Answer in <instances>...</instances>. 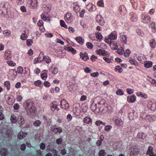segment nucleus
Returning a JSON list of instances; mask_svg holds the SVG:
<instances>
[{
    "label": "nucleus",
    "mask_w": 156,
    "mask_h": 156,
    "mask_svg": "<svg viewBox=\"0 0 156 156\" xmlns=\"http://www.w3.org/2000/svg\"><path fill=\"white\" fill-rule=\"evenodd\" d=\"M108 105L105 100L102 99L98 103V110L96 112L97 113L103 111H107L108 109Z\"/></svg>",
    "instance_id": "nucleus-1"
},
{
    "label": "nucleus",
    "mask_w": 156,
    "mask_h": 156,
    "mask_svg": "<svg viewBox=\"0 0 156 156\" xmlns=\"http://www.w3.org/2000/svg\"><path fill=\"white\" fill-rule=\"evenodd\" d=\"M25 108L27 113L29 115L33 114L36 111L35 107L28 102L26 103Z\"/></svg>",
    "instance_id": "nucleus-2"
},
{
    "label": "nucleus",
    "mask_w": 156,
    "mask_h": 156,
    "mask_svg": "<svg viewBox=\"0 0 156 156\" xmlns=\"http://www.w3.org/2000/svg\"><path fill=\"white\" fill-rule=\"evenodd\" d=\"M64 20L67 23H71L73 21V16L71 13L68 12L64 16Z\"/></svg>",
    "instance_id": "nucleus-3"
},
{
    "label": "nucleus",
    "mask_w": 156,
    "mask_h": 156,
    "mask_svg": "<svg viewBox=\"0 0 156 156\" xmlns=\"http://www.w3.org/2000/svg\"><path fill=\"white\" fill-rule=\"evenodd\" d=\"M105 41L106 43L109 44L112 49L115 50L117 49L118 46L116 43L109 40L108 38H105Z\"/></svg>",
    "instance_id": "nucleus-4"
},
{
    "label": "nucleus",
    "mask_w": 156,
    "mask_h": 156,
    "mask_svg": "<svg viewBox=\"0 0 156 156\" xmlns=\"http://www.w3.org/2000/svg\"><path fill=\"white\" fill-rule=\"evenodd\" d=\"M128 150L130 152L131 156H134L137 155L139 152V150L137 148L133 147H131Z\"/></svg>",
    "instance_id": "nucleus-5"
},
{
    "label": "nucleus",
    "mask_w": 156,
    "mask_h": 156,
    "mask_svg": "<svg viewBox=\"0 0 156 156\" xmlns=\"http://www.w3.org/2000/svg\"><path fill=\"white\" fill-rule=\"evenodd\" d=\"M61 107L64 109L67 110L69 108V105L67 101L64 99L60 101Z\"/></svg>",
    "instance_id": "nucleus-6"
},
{
    "label": "nucleus",
    "mask_w": 156,
    "mask_h": 156,
    "mask_svg": "<svg viewBox=\"0 0 156 156\" xmlns=\"http://www.w3.org/2000/svg\"><path fill=\"white\" fill-rule=\"evenodd\" d=\"M11 51L9 50H6L5 52L4 58L7 61L10 60L12 58Z\"/></svg>",
    "instance_id": "nucleus-7"
},
{
    "label": "nucleus",
    "mask_w": 156,
    "mask_h": 156,
    "mask_svg": "<svg viewBox=\"0 0 156 156\" xmlns=\"http://www.w3.org/2000/svg\"><path fill=\"white\" fill-rule=\"evenodd\" d=\"M141 19L145 23H148L150 21V17L146 14H142L141 15Z\"/></svg>",
    "instance_id": "nucleus-8"
},
{
    "label": "nucleus",
    "mask_w": 156,
    "mask_h": 156,
    "mask_svg": "<svg viewBox=\"0 0 156 156\" xmlns=\"http://www.w3.org/2000/svg\"><path fill=\"white\" fill-rule=\"evenodd\" d=\"M97 21L100 25H103L104 24V21L102 17L100 14H98L96 16Z\"/></svg>",
    "instance_id": "nucleus-9"
},
{
    "label": "nucleus",
    "mask_w": 156,
    "mask_h": 156,
    "mask_svg": "<svg viewBox=\"0 0 156 156\" xmlns=\"http://www.w3.org/2000/svg\"><path fill=\"white\" fill-rule=\"evenodd\" d=\"M96 53L98 55H100L102 56H105L108 55V52L106 51L99 49L96 51Z\"/></svg>",
    "instance_id": "nucleus-10"
},
{
    "label": "nucleus",
    "mask_w": 156,
    "mask_h": 156,
    "mask_svg": "<svg viewBox=\"0 0 156 156\" xmlns=\"http://www.w3.org/2000/svg\"><path fill=\"white\" fill-rule=\"evenodd\" d=\"M49 71L52 74H55L57 73L58 72V69L57 68L52 65L49 68Z\"/></svg>",
    "instance_id": "nucleus-11"
},
{
    "label": "nucleus",
    "mask_w": 156,
    "mask_h": 156,
    "mask_svg": "<svg viewBox=\"0 0 156 156\" xmlns=\"http://www.w3.org/2000/svg\"><path fill=\"white\" fill-rule=\"evenodd\" d=\"M117 38V33H116L112 32L108 35V37H106L105 38H108L109 40L111 41L116 40Z\"/></svg>",
    "instance_id": "nucleus-12"
},
{
    "label": "nucleus",
    "mask_w": 156,
    "mask_h": 156,
    "mask_svg": "<svg viewBox=\"0 0 156 156\" xmlns=\"http://www.w3.org/2000/svg\"><path fill=\"white\" fill-rule=\"evenodd\" d=\"M51 130L55 133L57 132L61 133L62 132V129L61 127H56V126H53L51 128Z\"/></svg>",
    "instance_id": "nucleus-13"
},
{
    "label": "nucleus",
    "mask_w": 156,
    "mask_h": 156,
    "mask_svg": "<svg viewBox=\"0 0 156 156\" xmlns=\"http://www.w3.org/2000/svg\"><path fill=\"white\" fill-rule=\"evenodd\" d=\"M73 9L76 13L80 11V8L78 2H74L73 3Z\"/></svg>",
    "instance_id": "nucleus-14"
},
{
    "label": "nucleus",
    "mask_w": 156,
    "mask_h": 156,
    "mask_svg": "<svg viewBox=\"0 0 156 156\" xmlns=\"http://www.w3.org/2000/svg\"><path fill=\"white\" fill-rule=\"evenodd\" d=\"M137 58V60L142 64L144 63L146 60V58L145 56L143 54L139 55L138 56Z\"/></svg>",
    "instance_id": "nucleus-15"
},
{
    "label": "nucleus",
    "mask_w": 156,
    "mask_h": 156,
    "mask_svg": "<svg viewBox=\"0 0 156 156\" xmlns=\"http://www.w3.org/2000/svg\"><path fill=\"white\" fill-rule=\"evenodd\" d=\"M51 110L53 111H54L55 110L58 111L59 109L57 107V104L56 102H53L50 105Z\"/></svg>",
    "instance_id": "nucleus-16"
},
{
    "label": "nucleus",
    "mask_w": 156,
    "mask_h": 156,
    "mask_svg": "<svg viewBox=\"0 0 156 156\" xmlns=\"http://www.w3.org/2000/svg\"><path fill=\"white\" fill-rule=\"evenodd\" d=\"M87 9L90 12L94 11L96 9V6L91 3H89L86 6Z\"/></svg>",
    "instance_id": "nucleus-17"
},
{
    "label": "nucleus",
    "mask_w": 156,
    "mask_h": 156,
    "mask_svg": "<svg viewBox=\"0 0 156 156\" xmlns=\"http://www.w3.org/2000/svg\"><path fill=\"white\" fill-rule=\"evenodd\" d=\"M41 18L44 21H49L50 20L51 16L45 14H42L41 15Z\"/></svg>",
    "instance_id": "nucleus-18"
},
{
    "label": "nucleus",
    "mask_w": 156,
    "mask_h": 156,
    "mask_svg": "<svg viewBox=\"0 0 156 156\" xmlns=\"http://www.w3.org/2000/svg\"><path fill=\"white\" fill-rule=\"evenodd\" d=\"M80 58L83 60L86 61L89 59V58L87 56V54L86 52L84 53L82 52H80Z\"/></svg>",
    "instance_id": "nucleus-19"
},
{
    "label": "nucleus",
    "mask_w": 156,
    "mask_h": 156,
    "mask_svg": "<svg viewBox=\"0 0 156 156\" xmlns=\"http://www.w3.org/2000/svg\"><path fill=\"white\" fill-rule=\"evenodd\" d=\"M147 154L150 156H156V154H154L153 152V147L151 146H149L148 147Z\"/></svg>",
    "instance_id": "nucleus-20"
},
{
    "label": "nucleus",
    "mask_w": 156,
    "mask_h": 156,
    "mask_svg": "<svg viewBox=\"0 0 156 156\" xmlns=\"http://www.w3.org/2000/svg\"><path fill=\"white\" fill-rule=\"evenodd\" d=\"M17 122L20 125H22L25 123L24 119L23 117L21 115L18 117Z\"/></svg>",
    "instance_id": "nucleus-21"
},
{
    "label": "nucleus",
    "mask_w": 156,
    "mask_h": 156,
    "mask_svg": "<svg viewBox=\"0 0 156 156\" xmlns=\"http://www.w3.org/2000/svg\"><path fill=\"white\" fill-rule=\"evenodd\" d=\"M28 1L30 2V5L33 8H36L37 7V0H28Z\"/></svg>",
    "instance_id": "nucleus-22"
},
{
    "label": "nucleus",
    "mask_w": 156,
    "mask_h": 156,
    "mask_svg": "<svg viewBox=\"0 0 156 156\" xmlns=\"http://www.w3.org/2000/svg\"><path fill=\"white\" fill-rule=\"evenodd\" d=\"M27 134L26 132L21 131L18 134V138L20 140L22 139L27 135Z\"/></svg>",
    "instance_id": "nucleus-23"
},
{
    "label": "nucleus",
    "mask_w": 156,
    "mask_h": 156,
    "mask_svg": "<svg viewBox=\"0 0 156 156\" xmlns=\"http://www.w3.org/2000/svg\"><path fill=\"white\" fill-rule=\"evenodd\" d=\"M73 111L74 113L76 116L79 115L80 113L82 112L80 109L76 106L74 107Z\"/></svg>",
    "instance_id": "nucleus-24"
},
{
    "label": "nucleus",
    "mask_w": 156,
    "mask_h": 156,
    "mask_svg": "<svg viewBox=\"0 0 156 156\" xmlns=\"http://www.w3.org/2000/svg\"><path fill=\"white\" fill-rule=\"evenodd\" d=\"M156 119L155 116L152 115H147L146 116V119L150 122L154 121Z\"/></svg>",
    "instance_id": "nucleus-25"
},
{
    "label": "nucleus",
    "mask_w": 156,
    "mask_h": 156,
    "mask_svg": "<svg viewBox=\"0 0 156 156\" xmlns=\"http://www.w3.org/2000/svg\"><path fill=\"white\" fill-rule=\"evenodd\" d=\"M6 101L9 105H12L14 102V99L13 98H11L10 97L7 96Z\"/></svg>",
    "instance_id": "nucleus-26"
},
{
    "label": "nucleus",
    "mask_w": 156,
    "mask_h": 156,
    "mask_svg": "<svg viewBox=\"0 0 156 156\" xmlns=\"http://www.w3.org/2000/svg\"><path fill=\"white\" fill-rule=\"evenodd\" d=\"M43 23L42 21L41 20H40L37 23L38 26L40 27V30L42 32H44L45 30L44 28L43 29Z\"/></svg>",
    "instance_id": "nucleus-27"
},
{
    "label": "nucleus",
    "mask_w": 156,
    "mask_h": 156,
    "mask_svg": "<svg viewBox=\"0 0 156 156\" xmlns=\"http://www.w3.org/2000/svg\"><path fill=\"white\" fill-rule=\"evenodd\" d=\"M127 37L126 35H122L120 36V39L121 41L125 44L127 43Z\"/></svg>",
    "instance_id": "nucleus-28"
},
{
    "label": "nucleus",
    "mask_w": 156,
    "mask_h": 156,
    "mask_svg": "<svg viewBox=\"0 0 156 156\" xmlns=\"http://www.w3.org/2000/svg\"><path fill=\"white\" fill-rule=\"evenodd\" d=\"M94 101L93 100V102H92V104L91 106V109L93 110L94 112H95L96 114H98L96 112L98 109V108H97V104H96L94 103Z\"/></svg>",
    "instance_id": "nucleus-29"
},
{
    "label": "nucleus",
    "mask_w": 156,
    "mask_h": 156,
    "mask_svg": "<svg viewBox=\"0 0 156 156\" xmlns=\"http://www.w3.org/2000/svg\"><path fill=\"white\" fill-rule=\"evenodd\" d=\"M83 122L85 123L88 124H91L92 122V119L90 118L86 117L83 119Z\"/></svg>",
    "instance_id": "nucleus-30"
},
{
    "label": "nucleus",
    "mask_w": 156,
    "mask_h": 156,
    "mask_svg": "<svg viewBox=\"0 0 156 156\" xmlns=\"http://www.w3.org/2000/svg\"><path fill=\"white\" fill-rule=\"evenodd\" d=\"M65 49L71 52L73 54H75L76 53V51L71 46L66 47Z\"/></svg>",
    "instance_id": "nucleus-31"
},
{
    "label": "nucleus",
    "mask_w": 156,
    "mask_h": 156,
    "mask_svg": "<svg viewBox=\"0 0 156 156\" xmlns=\"http://www.w3.org/2000/svg\"><path fill=\"white\" fill-rule=\"evenodd\" d=\"M115 123L118 126H121L123 124V122L121 119L118 118L115 119Z\"/></svg>",
    "instance_id": "nucleus-32"
},
{
    "label": "nucleus",
    "mask_w": 156,
    "mask_h": 156,
    "mask_svg": "<svg viewBox=\"0 0 156 156\" xmlns=\"http://www.w3.org/2000/svg\"><path fill=\"white\" fill-rule=\"evenodd\" d=\"M44 10L46 12H49L51 9V5H44L43 6Z\"/></svg>",
    "instance_id": "nucleus-33"
},
{
    "label": "nucleus",
    "mask_w": 156,
    "mask_h": 156,
    "mask_svg": "<svg viewBox=\"0 0 156 156\" xmlns=\"http://www.w3.org/2000/svg\"><path fill=\"white\" fill-rule=\"evenodd\" d=\"M69 90L71 92H74L76 90V87L74 84H71L69 87Z\"/></svg>",
    "instance_id": "nucleus-34"
},
{
    "label": "nucleus",
    "mask_w": 156,
    "mask_h": 156,
    "mask_svg": "<svg viewBox=\"0 0 156 156\" xmlns=\"http://www.w3.org/2000/svg\"><path fill=\"white\" fill-rule=\"evenodd\" d=\"M131 17L130 18V19L131 21L133 22H136L137 20L136 15L133 13H131Z\"/></svg>",
    "instance_id": "nucleus-35"
},
{
    "label": "nucleus",
    "mask_w": 156,
    "mask_h": 156,
    "mask_svg": "<svg viewBox=\"0 0 156 156\" xmlns=\"http://www.w3.org/2000/svg\"><path fill=\"white\" fill-rule=\"evenodd\" d=\"M144 62V65L146 68H149L152 66V62L151 61H145Z\"/></svg>",
    "instance_id": "nucleus-36"
},
{
    "label": "nucleus",
    "mask_w": 156,
    "mask_h": 156,
    "mask_svg": "<svg viewBox=\"0 0 156 156\" xmlns=\"http://www.w3.org/2000/svg\"><path fill=\"white\" fill-rule=\"evenodd\" d=\"M75 39L77 42L80 44H82L84 43V40L80 37H77Z\"/></svg>",
    "instance_id": "nucleus-37"
},
{
    "label": "nucleus",
    "mask_w": 156,
    "mask_h": 156,
    "mask_svg": "<svg viewBox=\"0 0 156 156\" xmlns=\"http://www.w3.org/2000/svg\"><path fill=\"white\" fill-rule=\"evenodd\" d=\"M155 25V23L154 22H152L149 24V27L152 29V31L154 33L156 32V27Z\"/></svg>",
    "instance_id": "nucleus-38"
},
{
    "label": "nucleus",
    "mask_w": 156,
    "mask_h": 156,
    "mask_svg": "<svg viewBox=\"0 0 156 156\" xmlns=\"http://www.w3.org/2000/svg\"><path fill=\"white\" fill-rule=\"evenodd\" d=\"M135 112L134 111H133L132 112L129 114V119H133L134 117H136V115L135 114Z\"/></svg>",
    "instance_id": "nucleus-39"
},
{
    "label": "nucleus",
    "mask_w": 156,
    "mask_h": 156,
    "mask_svg": "<svg viewBox=\"0 0 156 156\" xmlns=\"http://www.w3.org/2000/svg\"><path fill=\"white\" fill-rule=\"evenodd\" d=\"M115 70L116 72H118L119 73H121L123 71V69L119 66H116L115 68Z\"/></svg>",
    "instance_id": "nucleus-40"
},
{
    "label": "nucleus",
    "mask_w": 156,
    "mask_h": 156,
    "mask_svg": "<svg viewBox=\"0 0 156 156\" xmlns=\"http://www.w3.org/2000/svg\"><path fill=\"white\" fill-rule=\"evenodd\" d=\"M4 86L6 87L7 90H9L10 89V83L8 81H5L4 83Z\"/></svg>",
    "instance_id": "nucleus-41"
},
{
    "label": "nucleus",
    "mask_w": 156,
    "mask_h": 156,
    "mask_svg": "<svg viewBox=\"0 0 156 156\" xmlns=\"http://www.w3.org/2000/svg\"><path fill=\"white\" fill-rule=\"evenodd\" d=\"M136 95L139 97H140L142 98H147V96L146 94H142L141 92L136 93Z\"/></svg>",
    "instance_id": "nucleus-42"
},
{
    "label": "nucleus",
    "mask_w": 156,
    "mask_h": 156,
    "mask_svg": "<svg viewBox=\"0 0 156 156\" xmlns=\"http://www.w3.org/2000/svg\"><path fill=\"white\" fill-rule=\"evenodd\" d=\"M155 44L156 42L154 40L152 39L150 41V45L151 48H154L155 47Z\"/></svg>",
    "instance_id": "nucleus-43"
},
{
    "label": "nucleus",
    "mask_w": 156,
    "mask_h": 156,
    "mask_svg": "<svg viewBox=\"0 0 156 156\" xmlns=\"http://www.w3.org/2000/svg\"><path fill=\"white\" fill-rule=\"evenodd\" d=\"M41 124V122L39 120H37L33 122V125L36 127H38Z\"/></svg>",
    "instance_id": "nucleus-44"
},
{
    "label": "nucleus",
    "mask_w": 156,
    "mask_h": 156,
    "mask_svg": "<svg viewBox=\"0 0 156 156\" xmlns=\"http://www.w3.org/2000/svg\"><path fill=\"white\" fill-rule=\"evenodd\" d=\"M7 63L9 66H14L16 65L15 63L10 60L7 61Z\"/></svg>",
    "instance_id": "nucleus-45"
},
{
    "label": "nucleus",
    "mask_w": 156,
    "mask_h": 156,
    "mask_svg": "<svg viewBox=\"0 0 156 156\" xmlns=\"http://www.w3.org/2000/svg\"><path fill=\"white\" fill-rule=\"evenodd\" d=\"M10 120L11 122L13 123H15L16 122L17 120L16 117L13 114L12 115L11 118H10Z\"/></svg>",
    "instance_id": "nucleus-46"
},
{
    "label": "nucleus",
    "mask_w": 156,
    "mask_h": 156,
    "mask_svg": "<svg viewBox=\"0 0 156 156\" xmlns=\"http://www.w3.org/2000/svg\"><path fill=\"white\" fill-rule=\"evenodd\" d=\"M137 137L138 138H141L142 139H144L146 138L145 134L142 133H138L137 135Z\"/></svg>",
    "instance_id": "nucleus-47"
},
{
    "label": "nucleus",
    "mask_w": 156,
    "mask_h": 156,
    "mask_svg": "<svg viewBox=\"0 0 156 156\" xmlns=\"http://www.w3.org/2000/svg\"><path fill=\"white\" fill-rule=\"evenodd\" d=\"M44 59L45 62L48 64L50 63L51 62V59L48 56H46L43 58Z\"/></svg>",
    "instance_id": "nucleus-48"
},
{
    "label": "nucleus",
    "mask_w": 156,
    "mask_h": 156,
    "mask_svg": "<svg viewBox=\"0 0 156 156\" xmlns=\"http://www.w3.org/2000/svg\"><path fill=\"white\" fill-rule=\"evenodd\" d=\"M124 56L125 57H127L129 56L131 53V51L129 49H127L126 51H124Z\"/></svg>",
    "instance_id": "nucleus-49"
},
{
    "label": "nucleus",
    "mask_w": 156,
    "mask_h": 156,
    "mask_svg": "<svg viewBox=\"0 0 156 156\" xmlns=\"http://www.w3.org/2000/svg\"><path fill=\"white\" fill-rule=\"evenodd\" d=\"M97 5L98 6L101 7H104V3L103 0H100L97 2Z\"/></svg>",
    "instance_id": "nucleus-50"
},
{
    "label": "nucleus",
    "mask_w": 156,
    "mask_h": 156,
    "mask_svg": "<svg viewBox=\"0 0 156 156\" xmlns=\"http://www.w3.org/2000/svg\"><path fill=\"white\" fill-rule=\"evenodd\" d=\"M1 152L2 156H5L7 153V150L5 148H2L1 151Z\"/></svg>",
    "instance_id": "nucleus-51"
},
{
    "label": "nucleus",
    "mask_w": 156,
    "mask_h": 156,
    "mask_svg": "<svg viewBox=\"0 0 156 156\" xmlns=\"http://www.w3.org/2000/svg\"><path fill=\"white\" fill-rule=\"evenodd\" d=\"M81 109L82 112L84 113H85L87 112L88 109L87 107L85 105H83L81 106Z\"/></svg>",
    "instance_id": "nucleus-52"
},
{
    "label": "nucleus",
    "mask_w": 156,
    "mask_h": 156,
    "mask_svg": "<svg viewBox=\"0 0 156 156\" xmlns=\"http://www.w3.org/2000/svg\"><path fill=\"white\" fill-rule=\"evenodd\" d=\"M117 52L118 54L120 55H122L124 52L123 48L122 47H120L118 49Z\"/></svg>",
    "instance_id": "nucleus-53"
},
{
    "label": "nucleus",
    "mask_w": 156,
    "mask_h": 156,
    "mask_svg": "<svg viewBox=\"0 0 156 156\" xmlns=\"http://www.w3.org/2000/svg\"><path fill=\"white\" fill-rule=\"evenodd\" d=\"M27 37V34H26L25 33L22 34L20 36V38L23 40H26Z\"/></svg>",
    "instance_id": "nucleus-54"
},
{
    "label": "nucleus",
    "mask_w": 156,
    "mask_h": 156,
    "mask_svg": "<svg viewBox=\"0 0 156 156\" xmlns=\"http://www.w3.org/2000/svg\"><path fill=\"white\" fill-rule=\"evenodd\" d=\"M136 32L137 34L141 36H143L144 35V33L142 31V30L140 29H137L136 30Z\"/></svg>",
    "instance_id": "nucleus-55"
},
{
    "label": "nucleus",
    "mask_w": 156,
    "mask_h": 156,
    "mask_svg": "<svg viewBox=\"0 0 156 156\" xmlns=\"http://www.w3.org/2000/svg\"><path fill=\"white\" fill-rule=\"evenodd\" d=\"M106 153L104 150H102L99 151L98 155L99 156H104L106 155Z\"/></svg>",
    "instance_id": "nucleus-56"
},
{
    "label": "nucleus",
    "mask_w": 156,
    "mask_h": 156,
    "mask_svg": "<svg viewBox=\"0 0 156 156\" xmlns=\"http://www.w3.org/2000/svg\"><path fill=\"white\" fill-rule=\"evenodd\" d=\"M44 56H44L43 53L42 52H41L40 53L39 56L37 58L39 60H41V62L43 60V58L44 57Z\"/></svg>",
    "instance_id": "nucleus-57"
},
{
    "label": "nucleus",
    "mask_w": 156,
    "mask_h": 156,
    "mask_svg": "<svg viewBox=\"0 0 156 156\" xmlns=\"http://www.w3.org/2000/svg\"><path fill=\"white\" fill-rule=\"evenodd\" d=\"M60 25L62 27H65L66 28H67V26L65 23L64 21L63 20H61L60 21Z\"/></svg>",
    "instance_id": "nucleus-58"
},
{
    "label": "nucleus",
    "mask_w": 156,
    "mask_h": 156,
    "mask_svg": "<svg viewBox=\"0 0 156 156\" xmlns=\"http://www.w3.org/2000/svg\"><path fill=\"white\" fill-rule=\"evenodd\" d=\"M129 62L132 65H133L135 66H136L137 65L136 62L133 59H129Z\"/></svg>",
    "instance_id": "nucleus-59"
},
{
    "label": "nucleus",
    "mask_w": 156,
    "mask_h": 156,
    "mask_svg": "<svg viewBox=\"0 0 156 156\" xmlns=\"http://www.w3.org/2000/svg\"><path fill=\"white\" fill-rule=\"evenodd\" d=\"M41 81L39 80H37L34 83V84L35 86L40 87L41 88V87L40 86L41 85Z\"/></svg>",
    "instance_id": "nucleus-60"
},
{
    "label": "nucleus",
    "mask_w": 156,
    "mask_h": 156,
    "mask_svg": "<svg viewBox=\"0 0 156 156\" xmlns=\"http://www.w3.org/2000/svg\"><path fill=\"white\" fill-rule=\"evenodd\" d=\"M116 94L117 95H122L124 94V93L122 90H118L116 92Z\"/></svg>",
    "instance_id": "nucleus-61"
},
{
    "label": "nucleus",
    "mask_w": 156,
    "mask_h": 156,
    "mask_svg": "<svg viewBox=\"0 0 156 156\" xmlns=\"http://www.w3.org/2000/svg\"><path fill=\"white\" fill-rule=\"evenodd\" d=\"M27 44L28 46H30L32 45L33 43V41L31 39H27L26 41Z\"/></svg>",
    "instance_id": "nucleus-62"
},
{
    "label": "nucleus",
    "mask_w": 156,
    "mask_h": 156,
    "mask_svg": "<svg viewBox=\"0 0 156 156\" xmlns=\"http://www.w3.org/2000/svg\"><path fill=\"white\" fill-rule=\"evenodd\" d=\"M96 37L99 39H101L102 37L101 34L99 32H97L95 33Z\"/></svg>",
    "instance_id": "nucleus-63"
},
{
    "label": "nucleus",
    "mask_w": 156,
    "mask_h": 156,
    "mask_svg": "<svg viewBox=\"0 0 156 156\" xmlns=\"http://www.w3.org/2000/svg\"><path fill=\"white\" fill-rule=\"evenodd\" d=\"M95 124L98 126H100L101 124H102L104 126L105 125V122H103L99 120L95 122Z\"/></svg>",
    "instance_id": "nucleus-64"
}]
</instances>
